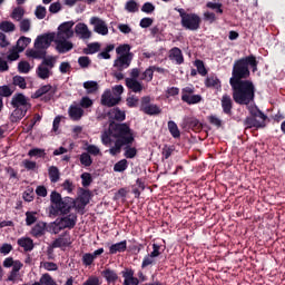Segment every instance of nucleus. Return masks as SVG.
<instances>
[{"label": "nucleus", "instance_id": "nucleus-1", "mask_svg": "<svg viewBox=\"0 0 285 285\" xmlns=\"http://www.w3.org/2000/svg\"><path fill=\"white\" fill-rule=\"evenodd\" d=\"M112 138L116 140L114 141ZM100 139L102 146L108 147L114 144V146L109 148V154L112 157L119 155L121 148L125 150L124 157H126V159H135L137 157V147H132V144H135V134L132 129H130L129 124L111 121L108 129L101 132Z\"/></svg>", "mask_w": 285, "mask_h": 285}, {"label": "nucleus", "instance_id": "nucleus-2", "mask_svg": "<svg viewBox=\"0 0 285 285\" xmlns=\"http://www.w3.org/2000/svg\"><path fill=\"white\" fill-rule=\"evenodd\" d=\"M51 208L53 210V215H66L63 217L58 218L60 224H62L63 228H68L72 230L75 226H77V214L71 213V208L77 206V203L71 197H61V194L57 191H52L50 195Z\"/></svg>", "mask_w": 285, "mask_h": 285}, {"label": "nucleus", "instance_id": "nucleus-3", "mask_svg": "<svg viewBox=\"0 0 285 285\" xmlns=\"http://www.w3.org/2000/svg\"><path fill=\"white\" fill-rule=\"evenodd\" d=\"M232 87V97L238 106H248L255 101V85L250 80H238L229 82Z\"/></svg>", "mask_w": 285, "mask_h": 285}, {"label": "nucleus", "instance_id": "nucleus-4", "mask_svg": "<svg viewBox=\"0 0 285 285\" xmlns=\"http://www.w3.org/2000/svg\"><path fill=\"white\" fill-rule=\"evenodd\" d=\"M258 63L259 62L257 61V58L254 55H249L247 57L235 60L229 82L248 81V77H250L249 67H252L253 72H257Z\"/></svg>", "mask_w": 285, "mask_h": 285}, {"label": "nucleus", "instance_id": "nucleus-5", "mask_svg": "<svg viewBox=\"0 0 285 285\" xmlns=\"http://www.w3.org/2000/svg\"><path fill=\"white\" fill-rule=\"evenodd\" d=\"M249 115L244 120L245 130H248L250 128H255L256 130H259V128L266 127V119H268V116H266L259 108L257 107H249Z\"/></svg>", "mask_w": 285, "mask_h": 285}, {"label": "nucleus", "instance_id": "nucleus-6", "mask_svg": "<svg viewBox=\"0 0 285 285\" xmlns=\"http://www.w3.org/2000/svg\"><path fill=\"white\" fill-rule=\"evenodd\" d=\"M175 11L179 13L180 17V26L185 28V30H190L195 32L202 28V18L197 13H188L184 8H175Z\"/></svg>", "mask_w": 285, "mask_h": 285}, {"label": "nucleus", "instance_id": "nucleus-7", "mask_svg": "<svg viewBox=\"0 0 285 285\" xmlns=\"http://www.w3.org/2000/svg\"><path fill=\"white\" fill-rule=\"evenodd\" d=\"M56 63L57 59H55V57L49 56L48 58H45L36 69L37 77L43 81H46V79H50V76L52 75L51 70L55 68Z\"/></svg>", "mask_w": 285, "mask_h": 285}, {"label": "nucleus", "instance_id": "nucleus-8", "mask_svg": "<svg viewBox=\"0 0 285 285\" xmlns=\"http://www.w3.org/2000/svg\"><path fill=\"white\" fill-rule=\"evenodd\" d=\"M203 97L199 94H195V87L193 85L184 87L181 89V101L187 106H195L202 104Z\"/></svg>", "mask_w": 285, "mask_h": 285}, {"label": "nucleus", "instance_id": "nucleus-9", "mask_svg": "<svg viewBox=\"0 0 285 285\" xmlns=\"http://www.w3.org/2000/svg\"><path fill=\"white\" fill-rule=\"evenodd\" d=\"M3 268H12L7 282H17V277H19V271L23 268V263L21 261H14L12 257L4 258L2 263Z\"/></svg>", "mask_w": 285, "mask_h": 285}, {"label": "nucleus", "instance_id": "nucleus-10", "mask_svg": "<svg viewBox=\"0 0 285 285\" xmlns=\"http://www.w3.org/2000/svg\"><path fill=\"white\" fill-rule=\"evenodd\" d=\"M55 95H57V86L43 85L36 90L33 94V99H40V97H43L42 101H51V99L55 98Z\"/></svg>", "mask_w": 285, "mask_h": 285}, {"label": "nucleus", "instance_id": "nucleus-11", "mask_svg": "<svg viewBox=\"0 0 285 285\" xmlns=\"http://www.w3.org/2000/svg\"><path fill=\"white\" fill-rule=\"evenodd\" d=\"M52 41H55V33H43L36 38L33 48L36 50H48L50 46H52Z\"/></svg>", "mask_w": 285, "mask_h": 285}, {"label": "nucleus", "instance_id": "nucleus-12", "mask_svg": "<svg viewBox=\"0 0 285 285\" xmlns=\"http://www.w3.org/2000/svg\"><path fill=\"white\" fill-rule=\"evenodd\" d=\"M140 110L145 115H149L150 117L155 115H161V108L155 104H150V97L149 96H144L141 98L140 102Z\"/></svg>", "mask_w": 285, "mask_h": 285}, {"label": "nucleus", "instance_id": "nucleus-13", "mask_svg": "<svg viewBox=\"0 0 285 285\" xmlns=\"http://www.w3.org/2000/svg\"><path fill=\"white\" fill-rule=\"evenodd\" d=\"M183 130H193V132H202L204 129V125L199 121V119L195 117H186L181 122Z\"/></svg>", "mask_w": 285, "mask_h": 285}, {"label": "nucleus", "instance_id": "nucleus-14", "mask_svg": "<svg viewBox=\"0 0 285 285\" xmlns=\"http://www.w3.org/2000/svg\"><path fill=\"white\" fill-rule=\"evenodd\" d=\"M70 38H63L61 37V33L53 41L56 43V50L60 55H66V52H70L72 48H75V45L71 41H68Z\"/></svg>", "mask_w": 285, "mask_h": 285}, {"label": "nucleus", "instance_id": "nucleus-15", "mask_svg": "<svg viewBox=\"0 0 285 285\" xmlns=\"http://www.w3.org/2000/svg\"><path fill=\"white\" fill-rule=\"evenodd\" d=\"M75 26V21H66L62 22L58 27V32L56 35V38L63 37L65 39H72L75 37V31L72 30V27Z\"/></svg>", "mask_w": 285, "mask_h": 285}, {"label": "nucleus", "instance_id": "nucleus-16", "mask_svg": "<svg viewBox=\"0 0 285 285\" xmlns=\"http://www.w3.org/2000/svg\"><path fill=\"white\" fill-rule=\"evenodd\" d=\"M90 24L94 26V32H97V35H101L102 37L108 35V24H106V21H104L101 18L91 17Z\"/></svg>", "mask_w": 285, "mask_h": 285}, {"label": "nucleus", "instance_id": "nucleus-17", "mask_svg": "<svg viewBox=\"0 0 285 285\" xmlns=\"http://www.w3.org/2000/svg\"><path fill=\"white\" fill-rule=\"evenodd\" d=\"M130 63H132V57L118 56L114 61V68H116L118 72H124V70L130 68Z\"/></svg>", "mask_w": 285, "mask_h": 285}, {"label": "nucleus", "instance_id": "nucleus-18", "mask_svg": "<svg viewBox=\"0 0 285 285\" xmlns=\"http://www.w3.org/2000/svg\"><path fill=\"white\" fill-rule=\"evenodd\" d=\"M11 106L12 108H27V109L32 108V105L28 102V98H26L23 94L13 95L11 99Z\"/></svg>", "mask_w": 285, "mask_h": 285}, {"label": "nucleus", "instance_id": "nucleus-19", "mask_svg": "<svg viewBox=\"0 0 285 285\" xmlns=\"http://www.w3.org/2000/svg\"><path fill=\"white\" fill-rule=\"evenodd\" d=\"M70 244H72V240L70 239V233L65 232L52 242L51 246L52 248H66L70 246Z\"/></svg>", "mask_w": 285, "mask_h": 285}, {"label": "nucleus", "instance_id": "nucleus-20", "mask_svg": "<svg viewBox=\"0 0 285 285\" xmlns=\"http://www.w3.org/2000/svg\"><path fill=\"white\" fill-rule=\"evenodd\" d=\"M121 275L125 279L122 285H139V278L135 277V271L132 268H125Z\"/></svg>", "mask_w": 285, "mask_h": 285}, {"label": "nucleus", "instance_id": "nucleus-21", "mask_svg": "<svg viewBox=\"0 0 285 285\" xmlns=\"http://www.w3.org/2000/svg\"><path fill=\"white\" fill-rule=\"evenodd\" d=\"M121 101V97H114L110 91L105 92L101 96V105L107 106V108H112L114 106H117Z\"/></svg>", "mask_w": 285, "mask_h": 285}, {"label": "nucleus", "instance_id": "nucleus-22", "mask_svg": "<svg viewBox=\"0 0 285 285\" xmlns=\"http://www.w3.org/2000/svg\"><path fill=\"white\" fill-rule=\"evenodd\" d=\"M220 106L224 115H227L228 117L233 115V98H230L229 95H223L220 99Z\"/></svg>", "mask_w": 285, "mask_h": 285}, {"label": "nucleus", "instance_id": "nucleus-23", "mask_svg": "<svg viewBox=\"0 0 285 285\" xmlns=\"http://www.w3.org/2000/svg\"><path fill=\"white\" fill-rule=\"evenodd\" d=\"M125 85L127 86L128 90H130L131 92H135V94L142 92V90H144V83H141L137 79L126 78Z\"/></svg>", "mask_w": 285, "mask_h": 285}, {"label": "nucleus", "instance_id": "nucleus-24", "mask_svg": "<svg viewBox=\"0 0 285 285\" xmlns=\"http://www.w3.org/2000/svg\"><path fill=\"white\" fill-rule=\"evenodd\" d=\"M68 115L71 121H80L83 117V109L79 105H71L68 109Z\"/></svg>", "mask_w": 285, "mask_h": 285}, {"label": "nucleus", "instance_id": "nucleus-25", "mask_svg": "<svg viewBox=\"0 0 285 285\" xmlns=\"http://www.w3.org/2000/svg\"><path fill=\"white\" fill-rule=\"evenodd\" d=\"M76 35L80 36V39H90L92 37V31L88 29V24L79 22L75 27Z\"/></svg>", "mask_w": 285, "mask_h": 285}, {"label": "nucleus", "instance_id": "nucleus-26", "mask_svg": "<svg viewBox=\"0 0 285 285\" xmlns=\"http://www.w3.org/2000/svg\"><path fill=\"white\" fill-rule=\"evenodd\" d=\"M17 244L20 248H23L24 253H32L35 250V240L30 237H20Z\"/></svg>", "mask_w": 285, "mask_h": 285}, {"label": "nucleus", "instance_id": "nucleus-27", "mask_svg": "<svg viewBox=\"0 0 285 285\" xmlns=\"http://www.w3.org/2000/svg\"><path fill=\"white\" fill-rule=\"evenodd\" d=\"M14 110L12 111L10 116V121L12 124H18V121H21L26 115H28V108H22V107H13Z\"/></svg>", "mask_w": 285, "mask_h": 285}, {"label": "nucleus", "instance_id": "nucleus-28", "mask_svg": "<svg viewBox=\"0 0 285 285\" xmlns=\"http://www.w3.org/2000/svg\"><path fill=\"white\" fill-rule=\"evenodd\" d=\"M168 57L170 61H175L177 66H181V63H184V53L179 47L171 48Z\"/></svg>", "mask_w": 285, "mask_h": 285}, {"label": "nucleus", "instance_id": "nucleus-29", "mask_svg": "<svg viewBox=\"0 0 285 285\" xmlns=\"http://www.w3.org/2000/svg\"><path fill=\"white\" fill-rule=\"evenodd\" d=\"M127 249H128V242L121 240L119 243L109 245L108 255H117V253H126Z\"/></svg>", "mask_w": 285, "mask_h": 285}, {"label": "nucleus", "instance_id": "nucleus-30", "mask_svg": "<svg viewBox=\"0 0 285 285\" xmlns=\"http://www.w3.org/2000/svg\"><path fill=\"white\" fill-rule=\"evenodd\" d=\"M31 235L32 237H36V239H39V237H43L46 235V223L39 222L31 228Z\"/></svg>", "mask_w": 285, "mask_h": 285}, {"label": "nucleus", "instance_id": "nucleus-31", "mask_svg": "<svg viewBox=\"0 0 285 285\" xmlns=\"http://www.w3.org/2000/svg\"><path fill=\"white\" fill-rule=\"evenodd\" d=\"M109 117L115 121H126V111L119 109V107H115L109 111Z\"/></svg>", "mask_w": 285, "mask_h": 285}, {"label": "nucleus", "instance_id": "nucleus-32", "mask_svg": "<svg viewBox=\"0 0 285 285\" xmlns=\"http://www.w3.org/2000/svg\"><path fill=\"white\" fill-rule=\"evenodd\" d=\"M101 275L102 277H105L108 284H116L117 279H119V275H117L115 271L110 268H106L105 271H102Z\"/></svg>", "mask_w": 285, "mask_h": 285}, {"label": "nucleus", "instance_id": "nucleus-33", "mask_svg": "<svg viewBox=\"0 0 285 285\" xmlns=\"http://www.w3.org/2000/svg\"><path fill=\"white\" fill-rule=\"evenodd\" d=\"M131 47L128 43L125 45H119L116 48V53L118 55V57H135V55L132 52H130Z\"/></svg>", "mask_w": 285, "mask_h": 285}, {"label": "nucleus", "instance_id": "nucleus-34", "mask_svg": "<svg viewBox=\"0 0 285 285\" xmlns=\"http://www.w3.org/2000/svg\"><path fill=\"white\" fill-rule=\"evenodd\" d=\"M205 86H206V88H216V89H218V88H222V81L215 75L208 76L205 79Z\"/></svg>", "mask_w": 285, "mask_h": 285}, {"label": "nucleus", "instance_id": "nucleus-35", "mask_svg": "<svg viewBox=\"0 0 285 285\" xmlns=\"http://www.w3.org/2000/svg\"><path fill=\"white\" fill-rule=\"evenodd\" d=\"M31 42H32V39L22 36L18 39L14 48L16 50H18V52H23V50H26V48H28V46H30Z\"/></svg>", "mask_w": 285, "mask_h": 285}, {"label": "nucleus", "instance_id": "nucleus-36", "mask_svg": "<svg viewBox=\"0 0 285 285\" xmlns=\"http://www.w3.org/2000/svg\"><path fill=\"white\" fill-rule=\"evenodd\" d=\"M48 55L47 51L41 49H29L27 50V57H31L32 59H47L46 56Z\"/></svg>", "mask_w": 285, "mask_h": 285}, {"label": "nucleus", "instance_id": "nucleus-37", "mask_svg": "<svg viewBox=\"0 0 285 285\" xmlns=\"http://www.w3.org/2000/svg\"><path fill=\"white\" fill-rule=\"evenodd\" d=\"M167 127L174 139H179V137H181V131H179V127L177 126L176 121L169 120L167 122Z\"/></svg>", "mask_w": 285, "mask_h": 285}, {"label": "nucleus", "instance_id": "nucleus-38", "mask_svg": "<svg viewBox=\"0 0 285 285\" xmlns=\"http://www.w3.org/2000/svg\"><path fill=\"white\" fill-rule=\"evenodd\" d=\"M48 173L51 184H57V181H59V179L61 178V173L59 171V167L57 166L49 167Z\"/></svg>", "mask_w": 285, "mask_h": 285}, {"label": "nucleus", "instance_id": "nucleus-39", "mask_svg": "<svg viewBox=\"0 0 285 285\" xmlns=\"http://www.w3.org/2000/svg\"><path fill=\"white\" fill-rule=\"evenodd\" d=\"M60 230H66V228L63 227L61 220L57 218L55 222L50 223L49 233H53V235H59Z\"/></svg>", "mask_w": 285, "mask_h": 285}, {"label": "nucleus", "instance_id": "nucleus-40", "mask_svg": "<svg viewBox=\"0 0 285 285\" xmlns=\"http://www.w3.org/2000/svg\"><path fill=\"white\" fill-rule=\"evenodd\" d=\"M83 88L87 90L88 95H92L99 90V83L95 80H89L83 82Z\"/></svg>", "mask_w": 285, "mask_h": 285}, {"label": "nucleus", "instance_id": "nucleus-41", "mask_svg": "<svg viewBox=\"0 0 285 285\" xmlns=\"http://www.w3.org/2000/svg\"><path fill=\"white\" fill-rule=\"evenodd\" d=\"M101 50V45L99 42H91L87 45V48L83 49L85 55H95Z\"/></svg>", "mask_w": 285, "mask_h": 285}, {"label": "nucleus", "instance_id": "nucleus-42", "mask_svg": "<svg viewBox=\"0 0 285 285\" xmlns=\"http://www.w3.org/2000/svg\"><path fill=\"white\" fill-rule=\"evenodd\" d=\"M79 161L85 168H90V166H92V157L86 151L79 156Z\"/></svg>", "mask_w": 285, "mask_h": 285}, {"label": "nucleus", "instance_id": "nucleus-43", "mask_svg": "<svg viewBox=\"0 0 285 285\" xmlns=\"http://www.w3.org/2000/svg\"><path fill=\"white\" fill-rule=\"evenodd\" d=\"M1 32H14L17 30V26L12 21L4 20L0 22Z\"/></svg>", "mask_w": 285, "mask_h": 285}, {"label": "nucleus", "instance_id": "nucleus-44", "mask_svg": "<svg viewBox=\"0 0 285 285\" xmlns=\"http://www.w3.org/2000/svg\"><path fill=\"white\" fill-rule=\"evenodd\" d=\"M194 66H195V68H197V72L202 77H206V75H208V70L206 69V66L204 65L203 60H200V59L195 60Z\"/></svg>", "mask_w": 285, "mask_h": 285}, {"label": "nucleus", "instance_id": "nucleus-45", "mask_svg": "<svg viewBox=\"0 0 285 285\" xmlns=\"http://www.w3.org/2000/svg\"><path fill=\"white\" fill-rule=\"evenodd\" d=\"M156 264H157V261L155 259V256L147 254L142 258L141 268H148V266H155Z\"/></svg>", "mask_w": 285, "mask_h": 285}, {"label": "nucleus", "instance_id": "nucleus-46", "mask_svg": "<svg viewBox=\"0 0 285 285\" xmlns=\"http://www.w3.org/2000/svg\"><path fill=\"white\" fill-rule=\"evenodd\" d=\"M127 169H128V160L127 159H121L114 165L115 173H124Z\"/></svg>", "mask_w": 285, "mask_h": 285}, {"label": "nucleus", "instance_id": "nucleus-47", "mask_svg": "<svg viewBox=\"0 0 285 285\" xmlns=\"http://www.w3.org/2000/svg\"><path fill=\"white\" fill-rule=\"evenodd\" d=\"M23 14H26V10L21 7H17L11 13V19H14V21H21L23 19Z\"/></svg>", "mask_w": 285, "mask_h": 285}, {"label": "nucleus", "instance_id": "nucleus-48", "mask_svg": "<svg viewBox=\"0 0 285 285\" xmlns=\"http://www.w3.org/2000/svg\"><path fill=\"white\" fill-rule=\"evenodd\" d=\"M125 10L132 13L139 12V3H137L135 0H128L125 4Z\"/></svg>", "mask_w": 285, "mask_h": 285}, {"label": "nucleus", "instance_id": "nucleus-49", "mask_svg": "<svg viewBox=\"0 0 285 285\" xmlns=\"http://www.w3.org/2000/svg\"><path fill=\"white\" fill-rule=\"evenodd\" d=\"M39 283L41 285H57V282L55 281V278H52V276L48 273L42 274V276L39 279Z\"/></svg>", "mask_w": 285, "mask_h": 285}, {"label": "nucleus", "instance_id": "nucleus-50", "mask_svg": "<svg viewBox=\"0 0 285 285\" xmlns=\"http://www.w3.org/2000/svg\"><path fill=\"white\" fill-rule=\"evenodd\" d=\"M112 50H115V45H108L104 51H101L100 53H98V59H110V52H112Z\"/></svg>", "mask_w": 285, "mask_h": 285}, {"label": "nucleus", "instance_id": "nucleus-51", "mask_svg": "<svg viewBox=\"0 0 285 285\" xmlns=\"http://www.w3.org/2000/svg\"><path fill=\"white\" fill-rule=\"evenodd\" d=\"M82 193L79 197V202L80 204H82V206H88L90 204V190L88 189H81Z\"/></svg>", "mask_w": 285, "mask_h": 285}, {"label": "nucleus", "instance_id": "nucleus-52", "mask_svg": "<svg viewBox=\"0 0 285 285\" xmlns=\"http://www.w3.org/2000/svg\"><path fill=\"white\" fill-rule=\"evenodd\" d=\"M29 157H46V149L41 148H32L28 151Z\"/></svg>", "mask_w": 285, "mask_h": 285}, {"label": "nucleus", "instance_id": "nucleus-53", "mask_svg": "<svg viewBox=\"0 0 285 285\" xmlns=\"http://www.w3.org/2000/svg\"><path fill=\"white\" fill-rule=\"evenodd\" d=\"M37 223V214L35 212H26V225L32 226Z\"/></svg>", "mask_w": 285, "mask_h": 285}, {"label": "nucleus", "instance_id": "nucleus-54", "mask_svg": "<svg viewBox=\"0 0 285 285\" xmlns=\"http://www.w3.org/2000/svg\"><path fill=\"white\" fill-rule=\"evenodd\" d=\"M81 180H82V186L83 188H88V186H90V184H92V175H90V173H83L80 176Z\"/></svg>", "mask_w": 285, "mask_h": 285}, {"label": "nucleus", "instance_id": "nucleus-55", "mask_svg": "<svg viewBox=\"0 0 285 285\" xmlns=\"http://www.w3.org/2000/svg\"><path fill=\"white\" fill-rule=\"evenodd\" d=\"M222 3L217 2H207L206 7L210 10H215L216 14H224V9H222Z\"/></svg>", "mask_w": 285, "mask_h": 285}, {"label": "nucleus", "instance_id": "nucleus-56", "mask_svg": "<svg viewBox=\"0 0 285 285\" xmlns=\"http://www.w3.org/2000/svg\"><path fill=\"white\" fill-rule=\"evenodd\" d=\"M18 70L22 75H28L30 72V62H28V61H20L18 63Z\"/></svg>", "mask_w": 285, "mask_h": 285}, {"label": "nucleus", "instance_id": "nucleus-57", "mask_svg": "<svg viewBox=\"0 0 285 285\" xmlns=\"http://www.w3.org/2000/svg\"><path fill=\"white\" fill-rule=\"evenodd\" d=\"M13 86H19L22 90H26L27 83H26V78L21 76H14L13 77Z\"/></svg>", "mask_w": 285, "mask_h": 285}, {"label": "nucleus", "instance_id": "nucleus-58", "mask_svg": "<svg viewBox=\"0 0 285 285\" xmlns=\"http://www.w3.org/2000/svg\"><path fill=\"white\" fill-rule=\"evenodd\" d=\"M46 14H48V11L46 10V7L43 6H38L36 8V11H35V16L37 17V19H46Z\"/></svg>", "mask_w": 285, "mask_h": 285}, {"label": "nucleus", "instance_id": "nucleus-59", "mask_svg": "<svg viewBox=\"0 0 285 285\" xmlns=\"http://www.w3.org/2000/svg\"><path fill=\"white\" fill-rule=\"evenodd\" d=\"M78 63H79L80 68H88L90 66V63H92V61L90 60V58L88 56H81L78 58Z\"/></svg>", "mask_w": 285, "mask_h": 285}, {"label": "nucleus", "instance_id": "nucleus-60", "mask_svg": "<svg viewBox=\"0 0 285 285\" xmlns=\"http://www.w3.org/2000/svg\"><path fill=\"white\" fill-rule=\"evenodd\" d=\"M95 258L92 257V253H86L82 256L83 266H92Z\"/></svg>", "mask_w": 285, "mask_h": 285}, {"label": "nucleus", "instance_id": "nucleus-61", "mask_svg": "<svg viewBox=\"0 0 285 285\" xmlns=\"http://www.w3.org/2000/svg\"><path fill=\"white\" fill-rule=\"evenodd\" d=\"M154 75H155V71H154L153 67H149L142 72L141 79H145V81H153Z\"/></svg>", "mask_w": 285, "mask_h": 285}, {"label": "nucleus", "instance_id": "nucleus-62", "mask_svg": "<svg viewBox=\"0 0 285 285\" xmlns=\"http://www.w3.org/2000/svg\"><path fill=\"white\" fill-rule=\"evenodd\" d=\"M30 19H22L20 21V32H30Z\"/></svg>", "mask_w": 285, "mask_h": 285}, {"label": "nucleus", "instance_id": "nucleus-63", "mask_svg": "<svg viewBox=\"0 0 285 285\" xmlns=\"http://www.w3.org/2000/svg\"><path fill=\"white\" fill-rule=\"evenodd\" d=\"M23 167L26 170H37V161L24 159L22 161Z\"/></svg>", "mask_w": 285, "mask_h": 285}, {"label": "nucleus", "instance_id": "nucleus-64", "mask_svg": "<svg viewBox=\"0 0 285 285\" xmlns=\"http://www.w3.org/2000/svg\"><path fill=\"white\" fill-rule=\"evenodd\" d=\"M82 285H101V283L99 282V277L90 276L82 283Z\"/></svg>", "mask_w": 285, "mask_h": 285}]
</instances>
